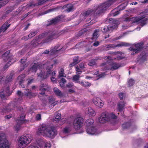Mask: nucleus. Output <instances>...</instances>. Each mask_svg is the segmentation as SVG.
Instances as JSON below:
<instances>
[{"instance_id":"72a5a7b5","label":"nucleus","mask_w":148,"mask_h":148,"mask_svg":"<svg viewBox=\"0 0 148 148\" xmlns=\"http://www.w3.org/2000/svg\"><path fill=\"white\" fill-rule=\"evenodd\" d=\"M53 90L55 94L59 96H62V95L61 91L56 88H55L53 89Z\"/></svg>"},{"instance_id":"a18cd8bd","label":"nucleus","mask_w":148,"mask_h":148,"mask_svg":"<svg viewBox=\"0 0 148 148\" xmlns=\"http://www.w3.org/2000/svg\"><path fill=\"white\" fill-rule=\"evenodd\" d=\"M45 148H50L51 146L50 143L48 142H45Z\"/></svg>"},{"instance_id":"1a4fd4ad","label":"nucleus","mask_w":148,"mask_h":148,"mask_svg":"<svg viewBox=\"0 0 148 148\" xmlns=\"http://www.w3.org/2000/svg\"><path fill=\"white\" fill-rule=\"evenodd\" d=\"M0 148H9L8 141L4 134H0Z\"/></svg>"},{"instance_id":"aec40b11","label":"nucleus","mask_w":148,"mask_h":148,"mask_svg":"<svg viewBox=\"0 0 148 148\" xmlns=\"http://www.w3.org/2000/svg\"><path fill=\"white\" fill-rule=\"evenodd\" d=\"M92 101L96 106L99 108L102 107L104 104L103 101L99 97H94Z\"/></svg>"},{"instance_id":"e2e57ef3","label":"nucleus","mask_w":148,"mask_h":148,"mask_svg":"<svg viewBox=\"0 0 148 148\" xmlns=\"http://www.w3.org/2000/svg\"><path fill=\"white\" fill-rule=\"evenodd\" d=\"M27 148H39L37 147L34 146L32 145H30L28 146Z\"/></svg>"},{"instance_id":"6e6552de","label":"nucleus","mask_w":148,"mask_h":148,"mask_svg":"<svg viewBox=\"0 0 148 148\" xmlns=\"http://www.w3.org/2000/svg\"><path fill=\"white\" fill-rule=\"evenodd\" d=\"M105 60L107 61V63H103L101 65V66L104 68L103 70H114L117 69L121 66L119 64L113 62H111L110 63V62L109 61V60H108L107 59Z\"/></svg>"},{"instance_id":"c756f323","label":"nucleus","mask_w":148,"mask_h":148,"mask_svg":"<svg viewBox=\"0 0 148 148\" xmlns=\"http://www.w3.org/2000/svg\"><path fill=\"white\" fill-rule=\"evenodd\" d=\"M66 8L67 9L66 10L67 12H69L71 11L73 8V6L71 4H69L63 6V8Z\"/></svg>"},{"instance_id":"4c0bfd02","label":"nucleus","mask_w":148,"mask_h":148,"mask_svg":"<svg viewBox=\"0 0 148 148\" xmlns=\"http://www.w3.org/2000/svg\"><path fill=\"white\" fill-rule=\"evenodd\" d=\"M27 91L25 92V95H26V96H27L28 97H29L30 98L33 96H34L36 95H32V94L30 92V91H29V90H28Z\"/></svg>"},{"instance_id":"79ce46f5","label":"nucleus","mask_w":148,"mask_h":148,"mask_svg":"<svg viewBox=\"0 0 148 148\" xmlns=\"http://www.w3.org/2000/svg\"><path fill=\"white\" fill-rule=\"evenodd\" d=\"M110 119V121L112 119H115L117 118V116L113 113H112L108 115Z\"/></svg>"},{"instance_id":"4be33fe9","label":"nucleus","mask_w":148,"mask_h":148,"mask_svg":"<svg viewBox=\"0 0 148 148\" xmlns=\"http://www.w3.org/2000/svg\"><path fill=\"white\" fill-rule=\"evenodd\" d=\"M61 49V47L58 48L56 47L53 49L51 50L49 52L51 55H53L55 56H58V54L60 53V50Z\"/></svg>"},{"instance_id":"37998d69","label":"nucleus","mask_w":148,"mask_h":148,"mask_svg":"<svg viewBox=\"0 0 148 148\" xmlns=\"http://www.w3.org/2000/svg\"><path fill=\"white\" fill-rule=\"evenodd\" d=\"M56 9H57V8H54L49 9L48 10H47V11L45 12H44L42 13V14H41V15H43L44 14H46L48 13L52 12V11L56 10Z\"/></svg>"},{"instance_id":"c9c22d12","label":"nucleus","mask_w":148,"mask_h":148,"mask_svg":"<svg viewBox=\"0 0 148 148\" xmlns=\"http://www.w3.org/2000/svg\"><path fill=\"white\" fill-rule=\"evenodd\" d=\"M81 85L85 87L90 86L91 84L87 81L81 82L79 83Z\"/></svg>"},{"instance_id":"412c9836","label":"nucleus","mask_w":148,"mask_h":148,"mask_svg":"<svg viewBox=\"0 0 148 148\" xmlns=\"http://www.w3.org/2000/svg\"><path fill=\"white\" fill-rule=\"evenodd\" d=\"M85 113L90 116H94L96 115V113L95 110L91 107H89L86 109Z\"/></svg>"},{"instance_id":"f704fd0d","label":"nucleus","mask_w":148,"mask_h":148,"mask_svg":"<svg viewBox=\"0 0 148 148\" xmlns=\"http://www.w3.org/2000/svg\"><path fill=\"white\" fill-rule=\"evenodd\" d=\"M37 142L38 143V145L40 147H42L44 144L45 143V142L43 139H38L37 140Z\"/></svg>"},{"instance_id":"6ab92c4d","label":"nucleus","mask_w":148,"mask_h":148,"mask_svg":"<svg viewBox=\"0 0 148 148\" xmlns=\"http://www.w3.org/2000/svg\"><path fill=\"white\" fill-rule=\"evenodd\" d=\"M114 55L116 58H114V59H116L119 60L123 58L124 57V54L120 52H118L114 54ZM104 59H107L108 60H113V59H112L111 57L109 56H106L104 58Z\"/></svg>"},{"instance_id":"7c9ffc66","label":"nucleus","mask_w":148,"mask_h":148,"mask_svg":"<svg viewBox=\"0 0 148 148\" xmlns=\"http://www.w3.org/2000/svg\"><path fill=\"white\" fill-rule=\"evenodd\" d=\"M59 73L58 77H66V75L64 72V69L62 68L60 69L59 71Z\"/></svg>"},{"instance_id":"cd10ccee","label":"nucleus","mask_w":148,"mask_h":148,"mask_svg":"<svg viewBox=\"0 0 148 148\" xmlns=\"http://www.w3.org/2000/svg\"><path fill=\"white\" fill-rule=\"evenodd\" d=\"M10 25V24H8V23H5L3 25L1 28H0V33L2 31L4 32L9 27Z\"/></svg>"},{"instance_id":"ddd939ff","label":"nucleus","mask_w":148,"mask_h":148,"mask_svg":"<svg viewBox=\"0 0 148 148\" xmlns=\"http://www.w3.org/2000/svg\"><path fill=\"white\" fill-rule=\"evenodd\" d=\"M143 43H138L133 45L132 47L130 48L131 51H132L131 53L132 55H134L136 53H138V51L140 50L142 48Z\"/></svg>"},{"instance_id":"69168bd1","label":"nucleus","mask_w":148,"mask_h":148,"mask_svg":"<svg viewBox=\"0 0 148 148\" xmlns=\"http://www.w3.org/2000/svg\"><path fill=\"white\" fill-rule=\"evenodd\" d=\"M26 59L25 58L23 59H22L20 61L21 63H24V62H25L26 61Z\"/></svg>"},{"instance_id":"f8f14e48","label":"nucleus","mask_w":148,"mask_h":148,"mask_svg":"<svg viewBox=\"0 0 148 148\" xmlns=\"http://www.w3.org/2000/svg\"><path fill=\"white\" fill-rule=\"evenodd\" d=\"M72 128V124L71 123L64 127L60 132V135L62 138H64L69 134Z\"/></svg>"},{"instance_id":"774afa93","label":"nucleus","mask_w":148,"mask_h":148,"mask_svg":"<svg viewBox=\"0 0 148 148\" xmlns=\"http://www.w3.org/2000/svg\"><path fill=\"white\" fill-rule=\"evenodd\" d=\"M7 3V2H5V3H3V2H0V8L3 5H4L6 4Z\"/></svg>"},{"instance_id":"b1692460","label":"nucleus","mask_w":148,"mask_h":148,"mask_svg":"<svg viewBox=\"0 0 148 148\" xmlns=\"http://www.w3.org/2000/svg\"><path fill=\"white\" fill-rule=\"evenodd\" d=\"M49 88L48 86L46 84H43L41 85L40 90L41 91L40 94L42 95H43L45 93V91L47 90V88Z\"/></svg>"},{"instance_id":"e433bc0d","label":"nucleus","mask_w":148,"mask_h":148,"mask_svg":"<svg viewBox=\"0 0 148 148\" xmlns=\"http://www.w3.org/2000/svg\"><path fill=\"white\" fill-rule=\"evenodd\" d=\"M66 81L64 78H61V80L59 81V84L61 87H63L64 86L65 83L66 82Z\"/></svg>"},{"instance_id":"09e8293b","label":"nucleus","mask_w":148,"mask_h":148,"mask_svg":"<svg viewBox=\"0 0 148 148\" xmlns=\"http://www.w3.org/2000/svg\"><path fill=\"white\" fill-rule=\"evenodd\" d=\"M38 3L37 4H37L35 5H40L41 4H42L45 3V1L44 0H38Z\"/></svg>"},{"instance_id":"338daca9","label":"nucleus","mask_w":148,"mask_h":148,"mask_svg":"<svg viewBox=\"0 0 148 148\" xmlns=\"http://www.w3.org/2000/svg\"><path fill=\"white\" fill-rule=\"evenodd\" d=\"M51 81L53 82H56V79L54 77H52L51 79Z\"/></svg>"},{"instance_id":"4d7b16f0","label":"nucleus","mask_w":148,"mask_h":148,"mask_svg":"<svg viewBox=\"0 0 148 148\" xmlns=\"http://www.w3.org/2000/svg\"><path fill=\"white\" fill-rule=\"evenodd\" d=\"M32 44L34 47H35L38 45V43L36 40H33L32 42Z\"/></svg>"},{"instance_id":"a19ab883","label":"nucleus","mask_w":148,"mask_h":148,"mask_svg":"<svg viewBox=\"0 0 148 148\" xmlns=\"http://www.w3.org/2000/svg\"><path fill=\"white\" fill-rule=\"evenodd\" d=\"M99 31L98 30H95L93 34V38H97L99 36Z\"/></svg>"},{"instance_id":"f3484780","label":"nucleus","mask_w":148,"mask_h":148,"mask_svg":"<svg viewBox=\"0 0 148 148\" xmlns=\"http://www.w3.org/2000/svg\"><path fill=\"white\" fill-rule=\"evenodd\" d=\"M128 46V44L124 42H122L120 44L116 45L114 44H110L107 46H105L104 47L103 49L105 50H108L112 48L116 47H120L121 46Z\"/></svg>"},{"instance_id":"603ef678","label":"nucleus","mask_w":148,"mask_h":148,"mask_svg":"<svg viewBox=\"0 0 148 148\" xmlns=\"http://www.w3.org/2000/svg\"><path fill=\"white\" fill-rule=\"evenodd\" d=\"M119 95L120 99L121 100L125 97V94L124 93H120L119 94Z\"/></svg>"},{"instance_id":"680f3d73","label":"nucleus","mask_w":148,"mask_h":148,"mask_svg":"<svg viewBox=\"0 0 148 148\" xmlns=\"http://www.w3.org/2000/svg\"><path fill=\"white\" fill-rule=\"evenodd\" d=\"M140 2L142 3H148V0H139Z\"/></svg>"},{"instance_id":"5701e85b","label":"nucleus","mask_w":148,"mask_h":148,"mask_svg":"<svg viewBox=\"0 0 148 148\" xmlns=\"http://www.w3.org/2000/svg\"><path fill=\"white\" fill-rule=\"evenodd\" d=\"M61 118V114H57L56 116L53 118V122H62V123L60 124H62L64 123L66 120L65 118H63L61 119V121H60V119Z\"/></svg>"},{"instance_id":"423d86ee","label":"nucleus","mask_w":148,"mask_h":148,"mask_svg":"<svg viewBox=\"0 0 148 148\" xmlns=\"http://www.w3.org/2000/svg\"><path fill=\"white\" fill-rule=\"evenodd\" d=\"M33 138L31 135L27 134L21 136L18 143V146L20 148H24L28 145L32 141Z\"/></svg>"},{"instance_id":"58836bf2","label":"nucleus","mask_w":148,"mask_h":148,"mask_svg":"<svg viewBox=\"0 0 148 148\" xmlns=\"http://www.w3.org/2000/svg\"><path fill=\"white\" fill-rule=\"evenodd\" d=\"M112 16H115L118 14L119 13V11L116 10V9H115L112 11Z\"/></svg>"},{"instance_id":"864d4df0","label":"nucleus","mask_w":148,"mask_h":148,"mask_svg":"<svg viewBox=\"0 0 148 148\" xmlns=\"http://www.w3.org/2000/svg\"><path fill=\"white\" fill-rule=\"evenodd\" d=\"M73 62L76 64L78 62V56L75 57L74 58Z\"/></svg>"},{"instance_id":"473e14b6","label":"nucleus","mask_w":148,"mask_h":148,"mask_svg":"<svg viewBox=\"0 0 148 148\" xmlns=\"http://www.w3.org/2000/svg\"><path fill=\"white\" fill-rule=\"evenodd\" d=\"M79 74H77V75H74L73 77V80L76 83H79L80 82L79 81V79L80 77L79 75Z\"/></svg>"},{"instance_id":"3c124183","label":"nucleus","mask_w":148,"mask_h":148,"mask_svg":"<svg viewBox=\"0 0 148 148\" xmlns=\"http://www.w3.org/2000/svg\"><path fill=\"white\" fill-rule=\"evenodd\" d=\"M148 56V54L147 53H145L144 55H143L141 57L142 60H146V57Z\"/></svg>"},{"instance_id":"a878e982","label":"nucleus","mask_w":148,"mask_h":148,"mask_svg":"<svg viewBox=\"0 0 148 148\" xmlns=\"http://www.w3.org/2000/svg\"><path fill=\"white\" fill-rule=\"evenodd\" d=\"M84 68L83 64L81 63L79 65V66H76V73L77 74H80L82 73V70Z\"/></svg>"},{"instance_id":"13d9d810","label":"nucleus","mask_w":148,"mask_h":148,"mask_svg":"<svg viewBox=\"0 0 148 148\" xmlns=\"http://www.w3.org/2000/svg\"><path fill=\"white\" fill-rule=\"evenodd\" d=\"M73 85V84L72 82H70L67 85V87H69V88H71L72 87V86Z\"/></svg>"},{"instance_id":"6e6d98bb","label":"nucleus","mask_w":148,"mask_h":148,"mask_svg":"<svg viewBox=\"0 0 148 148\" xmlns=\"http://www.w3.org/2000/svg\"><path fill=\"white\" fill-rule=\"evenodd\" d=\"M17 95L19 97H21V98L23 96V93L20 91H18L17 92Z\"/></svg>"},{"instance_id":"20e7f679","label":"nucleus","mask_w":148,"mask_h":148,"mask_svg":"<svg viewBox=\"0 0 148 148\" xmlns=\"http://www.w3.org/2000/svg\"><path fill=\"white\" fill-rule=\"evenodd\" d=\"M140 16V17H137L132 18L128 17L126 18L124 21V22L125 23H127L129 24L134 23L138 24L140 23V25L142 27L146 24L147 18H145V16L143 13L141 14Z\"/></svg>"},{"instance_id":"bf43d9fd","label":"nucleus","mask_w":148,"mask_h":148,"mask_svg":"<svg viewBox=\"0 0 148 148\" xmlns=\"http://www.w3.org/2000/svg\"><path fill=\"white\" fill-rule=\"evenodd\" d=\"M15 129L17 131L20 128V125L17 124L16 126H15Z\"/></svg>"},{"instance_id":"5fc2aeb1","label":"nucleus","mask_w":148,"mask_h":148,"mask_svg":"<svg viewBox=\"0 0 148 148\" xmlns=\"http://www.w3.org/2000/svg\"><path fill=\"white\" fill-rule=\"evenodd\" d=\"M95 64V61L94 60L90 61L88 63V65L90 66L93 65Z\"/></svg>"},{"instance_id":"2eb2a0df","label":"nucleus","mask_w":148,"mask_h":148,"mask_svg":"<svg viewBox=\"0 0 148 148\" xmlns=\"http://www.w3.org/2000/svg\"><path fill=\"white\" fill-rule=\"evenodd\" d=\"M119 20L120 19H118V20H116L114 21V26L104 27L102 29V32H109L113 29H115L116 27H117L118 25L120 23L119 21Z\"/></svg>"},{"instance_id":"bb28decb","label":"nucleus","mask_w":148,"mask_h":148,"mask_svg":"<svg viewBox=\"0 0 148 148\" xmlns=\"http://www.w3.org/2000/svg\"><path fill=\"white\" fill-rule=\"evenodd\" d=\"M125 106V103L123 101L120 102L118 104V109L119 111H121Z\"/></svg>"},{"instance_id":"0e129e2a","label":"nucleus","mask_w":148,"mask_h":148,"mask_svg":"<svg viewBox=\"0 0 148 148\" xmlns=\"http://www.w3.org/2000/svg\"><path fill=\"white\" fill-rule=\"evenodd\" d=\"M123 7V5H120L119 7V8L120 9V10H123L125 8V7Z\"/></svg>"},{"instance_id":"de8ad7c7","label":"nucleus","mask_w":148,"mask_h":148,"mask_svg":"<svg viewBox=\"0 0 148 148\" xmlns=\"http://www.w3.org/2000/svg\"><path fill=\"white\" fill-rule=\"evenodd\" d=\"M36 34V32H31L28 35V37L31 38L33 36H34Z\"/></svg>"},{"instance_id":"dca6fc26","label":"nucleus","mask_w":148,"mask_h":148,"mask_svg":"<svg viewBox=\"0 0 148 148\" xmlns=\"http://www.w3.org/2000/svg\"><path fill=\"white\" fill-rule=\"evenodd\" d=\"M9 88L8 87L4 88L0 90V97L3 99H5V96H8L10 95L11 92L9 91Z\"/></svg>"},{"instance_id":"4468645a","label":"nucleus","mask_w":148,"mask_h":148,"mask_svg":"<svg viewBox=\"0 0 148 148\" xmlns=\"http://www.w3.org/2000/svg\"><path fill=\"white\" fill-rule=\"evenodd\" d=\"M110 121L108 114L106 112H102L99 118V122L101 123H104Z\"/></svg>"},{"instance_id":"9b49d317","label":"nucleus","mask_w":148,"mask_h":148,"mask_svg":"<svg viewBox=\"0 0 148 148\" xmlns=\"http://www.w3.org/2000/svg\"><path fill=\"white\" fill-rule=\"evenodd\" d=\"M83 122V119L82 117L75 118L73 124L74 128L76 130H79L82 126Z\"/></svg>"},{"instance_id":"a211bd4d","label":"nucleus","mask_w":148,"mask_h":148,"mask_svg":"<svg viewBox=\"0 0 148 148\" xmlns=\"http://www.w3.org/2000/svg\"><path fill=\"white\" fill-rule=\"evenodd\" d=\"M55 99L52 97H50L49 99V101L46 102L45 100H43L42 101L43 105L45 106L48 105L50 108H53L57 104V102L55 101Z\"/></svg>"},{"instance_id":"052dcab7","label":"nucleus","mask_w":148,"mask_h":148,"mask_svg":"<svg viewBox=\"0 0 148 148\" xmlns=\"http://www.w3.org/2000/svg\"><path fill=\"white\" fill-rule=\"evenodd\" d=\"M99 44V42L98 41H97L94 42L93 45L94 46L97 47L98 46Z\"/></svg>"},{"instance_id":"f257e3e1","label":"nucleus","mask_w":148,"mask_h":148,"mask_svg":"<svg viewBox=\"0 0 148 148\" xmlns=\"http://www.w3.org/2000/svg\"><path fill=\"white\" fill-rule=\"evenodd\" d=\"M58 63L57 60H51L45 64L35 63L30 69V71L35 72L39 70L40 73H37L38 77L41 79H45L51 74L54 64Z\"/></svg>"},{"instance_id":"f03ea898","label":"nucleus","mask_w":148,"mask_h":148,"mask_svg":"<svg viewBox=\"0 0 148 148\" xmlns=\"http://www.w3.org/2000/svg\"><path fill=\"white\" fill-rule=\"evenodd\" d=\"M117 0H109L105 3L97 6H94V10L89 9L84 12L80 16V18L82 20L85 19L90 14L95 13L97 14H99L103 12L109 7L113 3Z\"/></svg>"},{"instance_id":"7ed1b4c3","label":"nucleus","mask_w":148,"mask_h":148,"mask_svg":"<svg viewBox=\"0 0 148 148\" xmlns=\"http://www.w3.org/2000/svg\"><path fill=\"white\" fill-rule=\"evenodd\" d=\"M37 133L45 137L53 138L57 135L58 132L54 127L42 124L38 128Z\"/></svg>"},{"instance_id":"8fccbe9b","label":"nucleus","mask_w":148,"mask_h":148,"mask_svg":"<svg viewBox=\"0 0 148 148\" xmlns=\"http://www.w3.org/2000/svg\"><path fill=\"white\" fill-rule=\"evenodd\" d=\"M36 119L37 121H40L41 119V115L39 114H37L36 116Z\"/></svg>"},{"instance_id":"393cba45","label":"nucleus","mask_w":148,"mask_h":148,"mask_svg":"<svg viewBox=\"0 0 148 148\" xmlns=\"http://www.w3.org/2000/svg\"><path fill=\"white\" fill-rule=\"evenodd\" d=\"M25 115L24 114H21L18 120V124H23L27 122V121L25 119Z\"/></svg>"},{"instance_id":"9d476101","label":"nucleus","mask_w":148,"mask_h":148,"mask_svg":"<svg viewBox=\"0 0 148 148\" xmlns=\"http://www.w3.org/2000/svg\"><path fill=\"white\" fill-rule=\"evenodd\" d=\"M10 53L9 51H8L6 52L2 56L3 58L5 61H6V59L9 61L7 64L4 67L5 69L7 68L10 65L15 62V60L12 59V56H9Z\"/></svg>"},{"instance_id":"49530a36","label":"nucleus","mask_w":148,"mask_h":148,"mask_svg":"<svg viewBox=\"0 0 148 148\" xmlns=\"http://www.w3.org/2000/svg\"><path fill=\"white\" fill-rule=\"evenodd\" d=\"M10 110L9 108L8 107H6L2 110V112L3 113H6L7 112L10 111Z\"/></svg>"},{"instance_id":"c85d7f7f","label":"nucleus","mask_w":148,"mask_h":148,"mask_svg":"<svg viewBox=\"0 0 148 148\" xmlns=\"http://www.w3.org/2000/svg\"><path fill=\"white\" fill-rule=\"evenodd\" d=\"M25 77V74H23L20 75H19L18 77V80H19V82L20 85L23 88L24 87V86H23L21 85V84L24 81V77Z\"/></svg>"},{"instance_id":"ea45409f","label":"nucleus","mask_w":148,"mask_h":148,"mask_svg":"<svg viewBox=\"0 0 148 148\" xmlns=\"http://www.w3.org/2000/svg\"><path fill=\"white\" fill-rule=\"evenodd\" d=\"M135 81L132 79L131 78L128 80V84L130 86H132L134 83Z\"/></svg>"},{"instance_id":"c03bdc74","label":"nucleus","mask_w":148,"mask_h":148,"mask_svg":"<svg viewBox=\"0 0 148 148\" xmlns=\"http://www.w3.org/2000/svg\"><path fill=\"white\" fill-rule=\"evenodd\" d=\"M130 126V125L129 123H126L122 125V127L124 129L127 128Z\"/></svg>"},{"instance_id":"39448f33","label":"nucleus","mask_w":148,"mask_h":148,"mask_svg":"<svg viewBox=\"0 0 148 148\" xmlns=\"http://www.w3.org/2000/svg\"><path fill=\"white\" fill-rule=\"evenodd\" d=\"M94 121L92 119H88L86 121V131L89 134L97 135L101 133L93 126Z\"/></svg>"},{"instance_id":"0eeeda50","label":"nucleus","mask_w":148,"mask_h":148,"mask_svg":"<svg viewBox=\"0 0 148 148\" xmlns=\"http://www.w3.org/2000/svg\"><path fill=\"white\" fill-rule=\"evenodd\" d=\"M59 35L58 32H49L42 34L39 36V38L41 39L44 38H46L45 42H48L53 39L57 38Z\"/></svg>"},{"instance_id":"2f4dec72","label":"nucleus","mask_w":148,"mask_h":148,"mask_svg":"<svg viewBox=\"0 0 148 148\" xmlns=\"http://www.w3.org/2000/svg\"><path fill=\"white\" fill-rule=\"evenodd\" d=\"M60 17H57L52 20L51 21L49 25H49L52 24H54L57 23L60 20Z\"/></svg>"}]
</instances>
